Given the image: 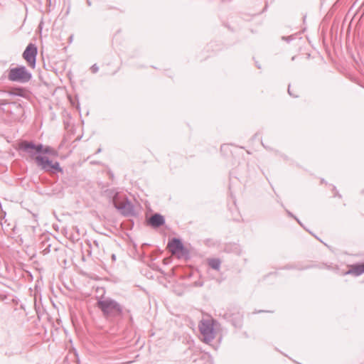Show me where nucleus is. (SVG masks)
<instances>
[{"label": "nucleus", "instance_id": "obj_1", "mask_svg": "<svg viewBox=\"0 0 364 364\" xmlns=\"http://www.w3.org/2000/svg\"><path fill=\"white\" fill-rule=\"evenodd\" d=\"M96 305L107 320L114 321L123 318L124 306L110 297H102L97 300Z\"/></svg>", "mask_w": 364, "mask_h": 364}, {"label": "nucleus", "instance_id": "obj_2", "mask_svg": "<svg viewBox=\"0 0 364 364\" xmlns=\"http://www.w3.org/2000/svg\"><path fill=\"white\" fill-rule=\"evenodd\" d=\"M0 109L14 120L20 119L24 114L23 106L18 102H8L6 100H0Z\"/></svg>", "mask_w": 364, "mask_h": 364}, {"label": "nucleus", "instance_id": "obj_3", "mask_svg": "<svg viewBox=\"0 0 364 364\" xmlns=\"http://www.w3.org/2000/svg\"><path fill=\"white\" fill-rule=\"evenodd\" d=\"M7 78L9 81L26 83L32 78V74L24 65H18L8 70Z\"/></svg>", "mask_w": 364, "mask_h": 364}, {"label": "nucleus", "instance_id": "obj_4", "mask_svg": "<svg viewBox=\"0 0 364 364\" xmlns=\"http://www.w3.org/2000/svg\"><path fill=\"white\" fill-rule=\"evenodd\" d=\"M18 151L26 154L31 159L36 161L37 156H41L43 144L41 143L36 144L33 141L22 140L18 143Z\"/></svg>", "mask_w": 364, "mask_h": 364}, {"label": "nucleus", "instance_id": "obj_5", "mask_svg": "<svg viewBox=\"0 0 364 364\" xmlns=\"http://www.w3.org/2000/svg\"><path fill=\"white\" fill-rule=\"evenodd\" d=\"M36 164L46 172L56 173H63V168L60 167L59 162H53L48 156H37L36 157Z\"/></svg>", "mask_w": 364, "mask_h": 364}, {"label": "nucleus", "instance_id": "obj_6", "mask_svg": "<svg viewBox=\"0 0 364 364\" xmlns=\"http://www.w3.org/2000/svg\"><path fill=\"white\" fill-rule=\"evenodd\" d=\"M114 207L124 217L136 216L137 215L134 205L125 195L119 202L114 203Z\"/></svg>", "mask_w": 364, "mask_h": 364}, {"label": "nucleus", "instance_id": "obj_7", "mask_svg": "<svg viewBox=\"0 0 364 364\" xmlns=\"http://www.w3.org/2000/svg\"><path fill=\"white\" fill-rule=\"evenodd\" d=\"M38 53V48L36 46L30 43L26 48L23 53V58L26 60L28 65L34 68L36 62V55Z\"/></svg>", "mask_w": 364, "mask_h": 364}, {"label": "nucleus", "instance_id": "obj_8", "mask_svg": "<svg viewBox=\"0 0 364 364\" xmlns=\"http://www.w3.org/2000/svg\"><path fill=\"white\" fill-rule=\"evenodd\" d=\"M170 251L173 254H181L183 256H188V250L186 248L181 239L173 237L168 243Z\"/></svg>", "mask_w": 364, "mask_h": 364}, {"label": "nucleus", "instance_id": "obj_9", "mask_svg": "<svg viewBox=\"0 0 364 364\" xmlns=\"http://www.w3.org/2000/svg\"><path fill=\"white\" fill-rule=\"evenodd\" d=\"M166 223L165 218L160 213H154L149 219L146 220L147 225L154 229L163 226Z\"/></svg>", "mask_w": 364, "mask_h": 364}, {"label": "nucleus", "instance_id": "obj_10", "mask_svg": "<svg viewBox=\"0 0 364 364\" xmlns=\"http://www.w3.org/2000/svg\"><path fill=\"white\" fill-rule=\"evenodd\" d=\"M200 332L204 337V341L205 343L210 342L215 337L213 328L210 325H206L205 326L200 328Z\"/></svg>", "mask_w": 364, "mask_h": 364}, {"label": "nucleus", "instance_id": "obj_11", "mask_svg": "<svg viewBox=\"0 0 364 364\" xmlns=\"http://www.w3.org/2000/svg\"><path fill=\"white\" fill-rule=\"evenodd\" d=\"M105 194L112 199L113 205H114V203L119 202L123 197L121 196L115 188L107 189L105 191Z\"/></svg>", "mask_w": 364, "mask_h": 364}, {"label": "nucleus", "instance_id": "obj_12", "mask_svg": "<svg viewBox=\"0 0 364 364\" xmlns=\"http://www.w3.org/2000/svg\"><path fill=\"white\" fill-rule=\"evenodd\" d=\"M364 273V262L354 264L352 269L348 270L344 274H353L355 276H360Z\"/></svg>", "mask_w": 364, "mask_h": 364}, {"label": "nucleus", "instance_id": "obj_13", "mask_svg": "<svg viewBox=\"0 0 364 364\" xmlns=\"http://www.w3.org/2000/svg\"><path fill=\"white\" fill-rule=\"evenodd\" d=\"M43 154H48V155L52 156H58V151H56L55 149L52 148L51 146H44L43 144V149L41 151V155L43 156Z\"/></svg>", "mask_w": 364, "mask_h": 364}, {"label": "nucleus", "instance_id": "obj_14", "mask_svg": "<svg viewBox=\"0 0 364 364\" xmlns=\"http://www.w3.org/2000/svg\"><path fill=\"white\" fill-rule=\"evenodd\" d=\"M208 264L210 267L215 270H219L220 267L221 261L218 258L209 259Z\"/></svg>", "mask_w": 364, "mask_h": 364}, {"label": "nucleus", "instance_id": "obj_15", "mask_svg": "<svg viewBox=\"0 0 364 364\" xmlns=\"http://www.w3.org/2000/svg\"><path fill=\"white\" fill-rule=\"evenodd\" d=\"M50 244H48L45 248L43 250V255H46L50 252Z\"/></svg>", "mask_w": 364, "mask_h": 364}, {"label": "nucleus", "instance_id": "obj_16", "mask_svg": "<svg viewBox=\"0 0 364 364\" xmlns=\"http://www.w3.org/2000/svg\"><path fill=\"white\" fill-rule=\"evenodd\" d=\"M26 93V90L23 89H20L17 93H14V95L24 97Z\"/></svg>", "mask_w": 364, "mask_h": 364}, {"label": "nucleus", "instance_id": "obj_17", "mask_svg": "<svg viewBox=\"0 0 364 364\" xmlns=\"http://www.w3.org/2000/svg\"><path fill=\"white\" fill-rule=\"evenodd\" d=\"M90 70L92 73H96L99 70V67L97 65V64H94L91 68Z\"/></svg>", "mask_w": 364, "mask_h": 364}, {"label": "nucleus", "instance_id": "obj_18", "mask_svg": "<svg viewBox=\"0 0 364 364\" xmlns=\"http://www.w3.org/2000/svg\"><path fill=\"white\" fill-rule=\"evenodd\" d=\"M233 247H234V250H233V251H234L236 254L240 255V252H241V250H240V246H239V245H236V244H235V245H233Z\"/></svg>", "mask_w": 364, "mask_h": 364}, {"label": "nucleus", "instance_id": "obj_19", "mask_svg": "<svg viewBox=\"0 0 364 364\" xmlns=\"http://www.w3.org/2000/svg\"><path fill=\"white\" fill-rule=\"evenodd\" d=\"M312 267V266H306V267H295L294 268L296 269H300V270H303V269H309Z\"/></svg>", "mask_w": 364, "mask_h": 364}, {"label": "nucleus", "instance_id": "obj_20", "mask_svg": "<svg viewBox=\"0 0 364 364\" xmlns=\"http://www.w3.org/2000/svg\"><path fill=\"white\" fill-rule=\"evenodd\" d=\"M288 93H289V95H291V96H293V97H297V95H294V94L291 92V88H290V85H289V87H288Z\"/></svg>", "mask_w": 364, "mask_h": 364}, {"label": "nucleus", "instance_id": "obj_21", "mask_svg": "<svg viewBox=\"0 0 364 364\" xmlns=\"http://www.w3.org/2000/svg\"><path fill=\"white\" fill-rule=\"evenodd\" d=\"M287 212L289 215H290L291 217H294L297 220V222L301 225L300 221L296 217H294L291 212H289L288 210Z\"/></svg>", "mask_w": 364, "mask_h": 364}, {"label": "nucleus", "instance_id": "obj_22", "mask_svg": "<svg viewBox=\"0 0 364 364\" xmlns=\"http://www.w3.org/2000/svg\"><path fill=\"white\" fill-rule=\"evenodd\" d=\"M112 260L114 262L116 260V255L114 254H112L111 256Z\"/></svg>", "mask_w": 364, "mask_h": 364}, {"label": "nucleus", "instance_id": "obj_23", "mask_svg": "<svg viewBox=\"0 0 364 364\" xmlns=\"http://www.w3.org/2000/svg\"><path fill=\"white\" fill-rule=\"evenodd\" d=\"M49 240V238H48V240H46V239L42 241V245H45Z\"/></svg>", "mask_w": 364, "mask_h": 364}, {"label": "nucleus", "instance_id": "obj_24", "mask_svg": "<svg viewBox=\"0 0 364 364\" xmlns=\"http://www.w3.org/2000/svg\"><path fill=\"white\" fill-rule=\"evenodd\" d=\"M334 196H338L340 198L341 197V196L338 192H336Z\"/></svg>", "mask_w": 364, "mask_h": 364}, {"label": "nucleus", "instance_id": "obj_25", "mask_svg": "<svg viewBox=\"0 0 364 364\" xmlns=\"http://www.w3.org/2000/svg\"><path fill=\"white\" fill-rule=\"evenodd\" d=\"M100 152H101V149H100V148H99V149L97 150L96 154H98V153H100Z\"/></svg>", "mask_w": 364, "mask_h": 364}, {"label": "nucleus", "instance_id": "obj_26", "mask_svg": "<svg viewBox=\"0 0 364 364\" xmlns=\"http://www.w3.org/2000/svg\"><path fill=\"white\" fill-rule=\"evenodd\" d=\"M87 3L88 6H90V5H91V2H90V0H87Z\"/></svg>", "mask_w": 364, "mask_h": 364}, {"label": "nucleus", "instance_id": "obj_27", "mask_svg": "<svg viewBox=\"0 0 364 364\" xmlns=\"http://www.w3.org/2000/svg\"><path fill=\"white\" fill-rule=\"evenodd\" d=\"M256 65H257V68L260 69V68H261V67H260V65H259V63H257V64H256Z\"/></svg>", "mask_w": 364, "mask_h": 364}, {"label": "nucleus", "instance_id": "obj_28", "mask_svg": "<svg viewBox=\"0 0 364 364\" xmlns=\"http://www.w3.org/2000/svg\"><path fill=\"white\" fill-rule=\"evenodd\" d=\"M69 11H70V8L68 9L67 11H66V14H69Z\"/></svg>", "mask_w": 364, "mask_h": 364}, {"label": "nucleus", "instance_id": "obj_29", "mask_svg": "<svg viewBox=\"0 0 364 364\" xmlns=\"http://www.w3.org/2000/svg\"><path fill=\"white\" fill-rule=\"evenodd\" d=\"M129 321H132V317L130 316Z\"/></svg>", "mask_w": 364, "mask_h": 364}, {"label": "nucleus", "instance_id": "obj_30", "mask_svg": "<svg viewBox=\"0 0 364 364\" xmlns=\"http://www.w3.org/2000/svg\"><path fill=\"white\" fill-rule=\"evenodd\" d=\"M48 1L49 2V4H50L51 0H48Z\"/></svg>", "mask_w": 364, "mask_h": 364}, {"label": "nucleus", "instance_id": "obj_31", "mask_svg": "<svg viewBox=\"0 0 364 364\" xmlns=\"http://www.w3.org/2000/svg\"><path fill=\"white\" fill-rule=\"evenodd\" d=\"M131 222H132V225H134V222H133V220H131Z\"/></svg>", "mask_w": 364, "mask_h": 364}]
</instances>
